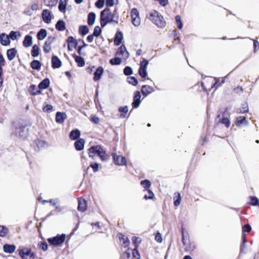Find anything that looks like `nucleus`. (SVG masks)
Returning a JSON list of instances; mask_svg holds the SVG:
<instances>
[{
  "label": "nucleus",
  "mask_w": 259,
  "mask_h": 259,
  "mask_svg": "<svg viewBox=\"0 0 259 259\" xmlns=\"http://www.w3.org/2000/svg\"><path fill=\"white\" fill-rule=\"evenodd\" d=\"M68 44V49L69 51H72L76 48L77 46V41L73 36H69L66 40Z\"/></svg>",
  "instance_id": "obj_11"
},
{
  "label": "nucleus",
  "mask_w": 259,
  "mask_h": 259,
  "mask_svg": "<svg viewBox=\"0 0 259 259\" xmlns=\"http://www.w3.org/2000/svg\"><path fill=\"white\" fill-rule=\"evenodd\" d=\"M47 35V30L45 29H41L37 34V38L38 40L44 39Z\"/></svg>",
  "instance_id": "obj_35"
},
{
  "label": "nucleus",
  "mask_w": 259,
  "mask_h": 259,
  "mask_svg": "<svg viewBox=\"0 0 259 259\" xmlns=\"http://www.w3.org/2000/svg\"><path fill=\"white\" fill-rule=\"evenodd\" d=\"M114 163L116 165H123L126 164V160L124 157L120 155H117L116 154L113 153L112 154Z\"/></svg>",
  "instance_id": "obj_8"
},
{
  "label": "nucleus",
  "mask_w": 259,
  "mask_h": 259,
  "mask_svg": "<svg viewBox=\"0 0 259 259\" xmlns=\"http://www.w3.org/2000/svg\"><path fill=\"white\" fill-rule=\"evenodd\" d=\"M50 84V79L48 78H46L40 82V83L38 84V88L40 90H45L49 87Z\"/></svg>",
  "instance_id": "obj_23"
},
{
  "label": "nucleus",
  "mask_w": 259,
  "mask_h": 259,
  "mask_svg": "<svg viewBox=\"0 0 259 259\" xmlns=\"http://www.w3.org/2000/svg\"><path fill=\"white\" fill-rule=\"evenodd\" d=\"M225 77L222 78L221 79L220 78H217L215 79V83L211 86V88H218L220 86H221L222 84H223L225 82Z\"/></svg>",
  "instance_id": "obj_38"
},
{
  "label": "nucleus",
  "mask_w": 259,
  "mask_h": 259,
  "mask_svg": "<svg viewBox=\"0 0 259 259\" xmlns=\"http://www.w3.org/2000/svg\"><path fill=\"white\" fill-rule=\"evenodd\" d=\"M128 111V108L127 106H120L118 108V111L120 113H121L120 115V117L121 118H123L125 117H128L130 115L128 114L127 116V113Z\"/></svg>",
  "instance_id": "obj_25"
},
{
  "label": "nucleus",
  "mask_w": 259,
  "mask_h": 259,
  "mask_svg": "<svg viewBox=\"0 0 259 259\" xmlns=\"http://www.w3.org/2000/svg\"><path fill=\"white\" fill-rule=\"evenodd\" d=\"M132 22L135 26H138L140 25V18L139 13L136 8H133L131 13Z\"/></svg>",
  "instance_id": "obj_7"
},
{
  "label": "nucleus",
  "mask_w": 259,
  "mask_h": 259,
  "mask_svg": "<svg viewBox=\"0 0 259 259\" xmlns=\"http://www.w3.org/2000/svg\"><path fill=\"white\" fill-rule=\"evenodd\" d=\"M77 53L79 55H77L75 54L72 55V57L75 59V62L77 63L79 67H81V46L77 47Z\"/></svg>",
  "instance_id": "obj_27"
},
{
  "label": "nucleus",
  "mask_w": 259,
  "mask_h": 259,
  "mask_svg": "<svg viewBox=\"0 0 259 259\" xmlns=\"http://www.w3.org/2000/svg\"><path fill=\"white\" fill-rule=\"evenodd\" d=\"M43 48H44V51L45 52V53H48L51 50V45H48L45 42Z\"/></svg>",
  "instance_id": "obj_61"
},
{
  "label": "nucleus",
  "mask_w": 259,
  "mask_h": 259,
  "mask_svg": "<svg viewBox=\"0 0 259 259\" xmlns=\"http://www.w3.org/2000/svg\"><path fill=\"white\" fill-rule=\"evenodd\" d=\"M39 247L44 251H46L48 248V244L46 242H40L38 243Z\"/></svg>",
  "instance_id": "obj_56"
},
{
  "label": "nucleus",
  "mask_w": 259,
  "mask_h": 259,
  "mask_svg": "<svg viewBox=\"0 0 259 259\" xmlns=\"http://www.w3.org/2000/svg\"><path fill=\"white\" fill-rule=\"evenodd\" d=\"M66 117L67 115L65 112H57L56 114V121L57 123H62Z\"/></svg>",
  "instance_id": "obj_20"
},
{
  "label": "nucleus",
  "mask_w": 259,
  "mask_h": 259,
  "mask_svg": "<svg viewBox=\"0 0 259 259\" xmlns=\"http://www.w3.org/2000/svg\"><path fill=\"white\" fill-rule=\"evenodd\" d=\"M19 254L22 259H34L36 257L35 253L32 252L31 249L28 248L20 249Z\"/></svg>",
  "instance_id": "obj_6"
},
{
  "label": "nucleus",
  "mask_w": 259,
  "mask_h": 259,
  "mask_svg": "<svg viewBox=\"0 0 259 259\" xmlns=\"http://www.w3.org/2000/svg\"><path fill=\"white\" fill-rule=\"evenodd\" d=\"M53 110V106L50 104H46L42 108V111L46 113H50Z\"/></svg>",
  "instance_id": "obj_44"
},
{
  "label": "nucleus",
  "mask_w": 259,
  "mask_h": 259,
  "mask_svg": "<svg viewBox=\"0 0 259 259\" xmlns=\"http://www.w3.org/2000/svg\"><path fill=\"white\" fill-rule=\"evenodd\" d=\"M175 20H176V22L177 23V27H178V28L179 29H182V27H183V24H182V22L181 21V18L180 16L177 15L175 17Z\"/></svg>",
  "instance_id": "obj_50"
},
{
  "label": "nucleus",
  "mask_w": 259,
  "mask_h": 259,
  "mask_svg": "<svg viewBox=\"0 0 259 259\" xmlns=\"http://www.w3.org/2000/svg\"><path fill=\"white\" fill-rule=\"evenodd\" d=\"M17 54V50L16 48H11L10 49H8L7 51V56L8 59L9 61H12V60H13L15 58Z\"/></svg>",
  "instance_id": "obj_19"
},
{
  "label": "nucleus",
  "mask_w": 259,
  "mask_h": 259,
  "mask_svg": "<svg viewBox=\"0 0 259 259\" xmlns=\"http://www.w3.org/2000/svg\"><path fill=\"white\" fill-rule=\"evenodd\" d=\"M80 136V131L78 129L72 130L69 133V138L71 140L75 141L79 140Z\"/></svg>",
  "instance_id": "obj_17"
},
{
  "label": "nucleus",
  "mask_w": 259,
  "mask_h": 259,
  "mask_svg": "<svg viewBox=\"0 0 259 259\" xmlns=\"http://www.w3.org/2000/svg\"><path fill=\"white\" fill-rule=\"evenodd\" d=\"M149 61L145 59H143L140 62V68L147 69V65H148Z\"/></svg>",
  "instance_id": "obj_55"
},
{
  "label": "nucleus",
  "mask_w": 259,
  "mask_h": 259,
  "mask_svg": "<svg viewBox=\"0 0 259 259\" xmlns=\"http://www.w3.org/2000/svg\"><path fill=\"white\" fill-rule=\"evenodd\" d=\"M141 184L144 188L148 189L151 186V182L148 180H144L141 182Z\"/></svg>",
  "instance_id": "obj_51"
},
{
  "label": "nucleus",
  "mask_w": 259,
  "mask_h": 259,
  "mask_svg": "<svg viewBox=\"0 0 259 259\" xmlns=\"http://www.w3.org/2000/svg\"><path fill=\"white\" fill-rule=\"evenodd\" d=\"M236 122L239 123H245V124H248V121L246 120V118L245 116H239L236 118Z\"/></svg>",
  "instance_id": "obj_48"
},
{
  "label": "nucleus",
  "mask_w": 259,
  "mask_h": 259,
  "mask_svg": "<svg viewBox=\"0 0 259 259\" xmlns=\"http://www.w3.org/2000/svg\"><path fill=\"white\" fill-rule=\"evenodd\" d=\"M41 16L43 21L46 23L49 24L51 23L52 17L51 12L49 10L47 9L44 10Z\"/></svg>",
  "instance_id": "obj_12"
},
{
  "label": "nucleus",
  "mask_w": 259,
  "mask_h": 259,
  "mask_svg": "<svg viewBox=\"0 0 259 259\" xmlns=\"http://www.w3.org/2000/svg\"><path fill=\"white\" fill-rule=\"evenodd\" d=\"M103 72L104 69L102 67L100 66L98 67L94 74V80L96 81L100 80Z\"/></svg>",
  "instance_id": "obj_22"
},
{
  "label": "nucleus",
  "mask_w": 259,
  "mask_h": 259,
  "mask_svg": "<svg viewBox=\"0 0 259 259\" xmlns=\"http://www.w3.org/2000/svg\"><path fill=\"white\" fill-rule=\"evenodd\" d=\"M146 190H147V194H146L144 195V198L146 200L152 199L154 197L153 193L152 192L151 190H150L149 189H147Z\"/></svg>",
  "instance_id": "obj_49"
},
{
  "label": "nucleus",
  "mask_w": 259,
  "mask_h": 259,
  "mask_svg": "<svg viewBox=\"0 0 259 259\" xmlns=\"http://www.w3.org/2000/svg\"><path fill=\"white\" fill-rule=\"evenodd\" d=\"M8 36L9 37V39L11 38L13 40H14L17 38V32L11 31L8 35Z\"/></svg>",
  "instance_id": "obj_58"
},
{
  "label": "nucleus",
  "mask_w": 259,
  "mask_h": 259,
  "mask_svg": "<svg viewBox=\"0 0 259 259\" xmlns=\"http://www.w3.org/2000/svg\"><path fill=\"white\" fill-rule=\"evenodd\" d=\"M66 237L65 234H57L56 236L48 238L47 241L50 245L58 246L63 243Z\"/></svg>",
  "instance_id": "obj_4"
},
{
  "label": "nucleus",
  "mask_w": 259,
  "mask_h": 259,
  "mask_svg": "<svg viewBox=\"0 0 259 259\" xmlns=\"http://www.w3.org/2000/svg\"><path fill=\"white\" fill-rule=\"evenodd\" d=\"M90 166L93 168L94 172H97L98 170L99 164L97 162L91 163Z\"/></svg>",
  "instance_id": "obj_62"
},
{
  "label": "nucleus",
  "mask_w": 259,
  "mask_h": 259,
  "mask_svg": "<svg viewBox=\"0 0 259 259\" xmlns=\"http://www.w3.org/2000/svg\"><path fill=\"white\" fill-rule=\"evenodd\" d=\"M132 241L133 243L135 245V248H137L138 246L141 243V239L139 237H133L132 238Z\"/></svg>",
  "instance_id": "obj_52"
},
{
  "label": "nucleus",
  "mask_w": 259,
  "mask_h": 259,
  "mask_svg": "<svg viewBox=\"0 0 259 259\" xmlns=\"http://www.w3.org/2000/svg\"><path fill=\"white\" fill-rule=\"evenodd\" d=\"M25 121L20 119L13 122L12 131L13 135L20 139H24L27 137L28 133V128Z\"/></svg>",
  "instance_id": "obj_1"
},
{
  "label": "nucleus",
  "mask_w": 259,
  "mask_h": 259,
  "mask_svg": "<svg viewBox=\"0 0 259 259\" xmlns=\"http://www.w3.org/2000/svg\"><path fill=\"white\" fill-rule=\"evenodd\" d=\"M89 32V29L87 25H82V36H84Z\"/></svg>",
  "instance_id": "obj_63"
},
{
  "label": "nucleus",
  "mask_w": 259,
  "mask_h": 259,
  "mask_svg": "<svg viewBox=\"0 0 259 259\" xmlns=\"http://www.w3.org/2000/svg\"><path fill=\"white\" fill-rule=\"evenodd\" d=\"M153 92H154V89L149 85H143L142 87L141 93L145 97Z\"/></svg>",
  "instance_id": "obj_15"
},
{
  "label": "nucleus",
  "mask_w": 259,
  "mask_h": 259,
  "mask_svg": "<svg viewBox=\"0 0 259 259\" xmlns=\"http://www.w3.org/2000/svg\"><path fill=\"white\" fill-rule=\"evenodd\" d=\"M250 204L253 206L259 205V199L255 196H250Z\"/></svg>",
  "instance_id": "obj_42"
},
{
  "label": "nucleus",
  "mask_w": 259,
  "mask_h": 259,
  "mask_svg": "<svg viewBox=\"0 0 259 259\" xmlns=\"http://www.w3.org/2000/svg\"><path fill=\"white\" fill-rule=\"evenodd\" d=\"M74 147L77 151H81V139L76 141L74 143Z\"/></svg>",
  "instance_id": "obj_59"
},
{
  "label": "nucleus",
  "mask_w": 259,
  "mask_h": 259,
  "mask_svg": "<svg viewBox=\"0 0 259 259\" xmlns=\"http://www.w3.org/2000/svg\"><path fill=\"white\" fill-rule=\"evenodd\" d=\"M148 18L159 28H162L166 26V22L163 16L156 10L150 13Z\"/></svg>",
  "instance_id": "obj_3"
},
{
  "label": "nucleus",
  "mask_w": 259,
  "mask_h": 259,
  "mask_svg": "<svg viewBox=\"0 0 259 259\" xmlns=\"http://www.w3.org/2000/svg\"><path fill=\"white\" fill-rule=\"evenodd\" d=\"M123 39V34L122 32L121 31H118L115 34L114 39V42L115 46H119L122 40Z\"/></svg>",
  "instance_id": "obj_24"
},
{
  "label": "nucleus",
  "mask_w": 259,
  "mask_h": 259,
  "mask_svg": "<svg viewBox=\"0 0 259 259\" xmlns=\"http://www.w3.org/2000/svg\"><path fill=\"white\" fill-rule=\"evenodd\" d=\"M119 238L120 243L122 246H123L125 247L128 246V245L130 244V241L126 236L122 234H120L119 235Z\"/></svg>",
  "instance_id": "obj_28"
},
{
  "label": "nucleus",
  "mask_w": 259,
  "mask_h": 259,
  "mask_svg": "<svg viewBox=\"0 0 259 259\" xmlns=\"http://www.w3.org/2000/svg\"><path fill=\"white\" fill-rule=\"evenodd\" d=\"M138 72L142 78H145L147 76V69L139 68Z\"/></svg>",
  "instance_id": "obj_53"
},
{
  "label": "nucleus",
  "mask_w": 259,
  "mask_h": 259,
  "mask_svg": "<svg viewBox=\"0 0 259 259\" xmlns=\"http://www.w3.org/2000/svg\"><path fill=\"white\" fill-rule=\"evenodd\" d=\"M16 248L14 244H5L3 245V250L6 253H12L15 251Z\"/></svg>",
  "instance_id": "obj_21"
},
{
  "label": "nucleus",
  "mask_w": 259,
  "mask_h": 259,
  "mask_svg": "<svg viewBox=\"0 0 259 259\" xmlns=\"http://www.w3.org/2000/svg\"><path fill=\"white\" fill-rule=\"evenodd\" d=\"M41 62L37 60H33L30 63V67L34 70H39L41 66Z\"/></svg>",
  "instance_id": "obj_32"
},
{
  "label": "nucleus",
  "mask_w": 259,
  "mask_h": 259,
  "mask_svg": "<svg viewBox=\"0 0 259 259\" xmlns=\"http://www.w3.org/2000/svg\"><path fill=\"white\" fill-rule=\"evenodd\" d=\"M105 4V0H97L95 3V6L98 9H102Z\"/></svg>",
  "instance_id": "obj_54"
},
{
  "label": "nucleus",
  "mask_w": 259,
  "mask_h": 259,
  "mask_svg": "<svg viewBox=\"0 0 259 259\" xmlns=\"http://www.w3.org/2000/svg\"><path fill=\"white\" fill-rule=\"evenodd\" d=\"M39 53V48L37 45H34L33 46L31 54V56L33 57H36L38 56Z\"/></svg>",
  "instance_id": "obj_36"
},
{
  "label": "nucleus",
  "mask_w": 259,
  "mask_h": 259,
  "mask_svg": "<svg viewBox=\"0 0 259 259\" xmlns=\"http://www.w3.org/2000/svg\"><path fill=\"white\" fill-rule=\"evenodd\" d=\"M221 122L224 124L227 127H229L230 125V122L229 119L227 117H223L221 119Z\"/></svg>",
  "instance_id": "obj_57"
},
{
  "label": "nucleus",
  "mask_w": 259,
  "mask_h": 259,
  "mask_svg": "<svg viewBox=\"0 0 259 259\" xmlns=\"http://www.w3.org/2000/svg\"><path fill=\"white\" fill-rule=\"evenodd\" d=\"M8 229L4 226H0V236L5 237L8 233Z\"/></svg>",
  "instance_id": "obj_41"
},
{
  "label": "nucleus",
  "mask_w": 259,
  "mask_h": 259,
  "mask_svg": "<svg viewBox=\"0 0 259 259\" xmlns=\"http://www.w3.org/2000/svg\"><path fill=\"white\" fill-rule=\"evenodd\" d=\"M28 91L33 96L40 94L41 93V91L39 89L38 90L36 88V86L34 84H31L30 86Z\"/></svg>",
  "instance_id": "obj_31"
},
{
  "label": "nucleus",
  "mask_w": 259,
  "mask_h": 259,
  "mask_svg": "<svg viewBox=\"0 0 259 259\" xmlns=\"http://www.w3.org/2000/svg\"><path fill=\"white\" fill-rule=\"evenodd\" d=\"M133 73V69L130 66H126L123 69V73L126 76H129Z\"/></svg>",
  "instance_id": "obj_47"
},
{
  "label": "nucleus",
  "mask_w": 259,
  "mask_h": 259,
  "mask_svg": "<svg viewBox=\"0 0 259 259\" xmlns=\"http://www.w3.org/2000/svg\"><path fill=\"white\" fill-rule=\"evenodd\" d=\"M32 44V37L30 35H26L23 41V45L25 48L30 47Z\"/></svg>",
  "instance_id": "obj_26"
},
{
  "label": "nucleus",
  "mask_w": 259,
  "mask_h": 259,
  "mask_svg": "<svg viewBox=\"0 0 259 259\" xmlns=\"http://www.w3.org/2000/svg\"><path fill=\"white\" fill-rule=\"evenodd\" d=\"M58 0H44L45 4L49 7H53L58 3Z\"/></svg>",
  "instance_id": "obj_37"
},
{
  "label": "nucleus",
  "mask_w": 259,
  "mask_h": 259,
  "mask_svg": "<svg viewBox=\"0 0 259 259\" xmlns=\"http://www.w3.org/2000/svg\"><path fill=\"white\" fill-rule=\"evenodd\" d=\"M101 150H102V147L100 145H96L91 147L89 149V156L93 158L96 155L98 156Z\"/></svg>",
  "instance_id": "obj_9"
},
{
  "label": "nucleus",
  "mask_w": 259,
  "mask_h": 259,
  "mask_svg": "<svg viewBox=\"0 0 259 259\" xmlns=\"http://www.w3.org/2000/svg\"><path fill=\"white\" fill-rule=\"evenodd\" d=\"M47 145V142L39 139H36L33 142L34 149L36 151H38L41 148H44Z\"/></svg>",
  "instance_id": "obj_13"
},
{
  "label": "nucleus",
  "mask_w": 259,
  "mask_h": 259,
  "mask_svg": "<svg viewBox=\"0 0 259 259\" xmlns=\"http://www.w3.org/2000/svg\"><path fill=\"white\" fill-rule=\"evenodd\" d=\"M56 39V37L54 36H49L45 43L47 44L48 45H51L52 44Z\"/></svg>",
  "instance_id": "obj_60"
},
{
  "label": "nucleus",
  "mask_w": 259,
  "mask_h": 259,
  "mask_svg": "<svg viewBox=\"0 0 259 259\" xmlns=\"http://www.w3.org/2000/svg\"><path fill=\"white\" fill-rule=\"evenodd\" d=\"M96 14L94 12H90L88 16V24L90 26L93 25L95 21Z\"/></svg>",
  "instance_id": "obj_33"
},
{
  "label": "nucleus",
  "mask_w": 259,
  "mask_h": 259,
  "mask_svg": "<svg viewBox=\"0 0 259 259\" xmlns=\"http://www.w3.org/2000/svg\"><path fill=\"white\" fill-rule=\"evenodd\" d=\"M116 15H112L111 10L109 8H106L103 10L100 13V24L103 28L105 27L108 23L114 22L115 23L116 20L114 18Z\"/></svg>",
  "instance_id": "obj_2"
},
{
  "label": "nucleus",
  "mask_w": 259,
  "mask_h": 259,
  "mask_svg": "<svg viewBox=\"0 0 259 259\" xmlns=\"http://www.w3.org/2000/svg\"><path fill=\"white\" fill-rule=\"evenodd\" d=\"M141 97L140 92L138 91H136L134 93L133 101L132 103L133 108H137L140 106L141 102Z\"/></svg>",
  "instance_id": "obj_10"
},
{
  "label": "nucleus",
  "mask_w": 259,
  "mask_h": 259,
  "mask_svg": "<svg viewBox=\"0 0 259 259\" xmlns=\"http://www.w3.org/2000/svg\"><path fill=\"white\" fill-rule=\"evenodd\" d=\"M251 230V227L249 225H245L242 227V231L244 232H249Z\"/></svg>",
  "instance_id": "obj_64"
},
{
  "label": "nucleus",
  "mask_w": 259,
  "mask_h": 259,
  "mask_svg": "<svg viewBox=\"0 0 259 259\" xmlns=\"http://www.w3.org/2000/svg\"><path fill=\"white\" fill-rule=\"evenodd\" d=\"M11 41L9 37L5 33L0 34V43L2 45L6 46L9 45Z\"/></svg>",
  "instance_id": "obj_18"
},
{
  "label": "nucleus",
  "mask_w": 259,
  "mask_h": 259,
  "mask_svg": "<svg viewBox=\"0 0 259 259\" xmlns=\"http://www.w3.org/2000/svg\"><path fill=\"white\" fill-rule=\"evenodd\" d=\"M181 197L179 193H177V195L174 197V205L178 206L180 205L181 202Z\"/></svg>",
  "instance_id": "obj_46"
},
{
  "label": "nucleus",
  "mask_w": 259,
  "mask_h": 259,
  "mask_svg": "<svg viewBox=\"0 0 259 259\" xmlns=\"http://www.w3.org/2000/svg\"><path fill=\"white\" fill-rule=\"evenodd\" d=\"M67 2L66 0H60L58 9L62 13H65L66 9Z\"/></svg>",
  "instance_id": "obj_34"
},
{
  "label": "nucleus",
  "mask_w": 259,
  "mask_h": 259,
  "mask_svg": "<svg viewBox=\"0 0 259 259\" xmlns=\"http://www.w3.org/2000/svg\"><path fill=\"white\" fill-rule=\"evenodd\" d=\"M181 233H182V241L183 245L185 247V249L186 251H193L195 248V245L194 243H191L190 242L189 239H186L187 237L184 234V228L182 227L181 229Z\"/></svg>",
  "instance_id": "obj_5"
},
{
  "label": "nucleus",
  "mask_w": 259,
  "mask_h": 259,
  "mask_svg": "<svg viewBox=\"0 0 259 259\" xmlns=\"http://www.w3.org/2000/svg\"><path fill=\"white\" fill-rule=\"evenodd\" d=\"M249 111L248 105L247 102H244L242 104L241 107L237 109L236 112L238 114L245 113Z\"/></svg>",
  "instance_id": "obj_29"
},
{
  "label": "nucleus",
  "mask_w": 259,
  "mask_h": 259,
  "mask_svg": "<svg viewBox=\"0 0 259 259\" xmlns=\"http://www.w3.org/2000/svg\"><path fill=\"white\" fill-rule=\"evenodd\" d=\"M121 59L118 57H115L110 60V63L112 65H120L121 63Z\"/></svg>",
  "instance_id": "obj_39"
},
{
  "label": "nucleus",
  "mask_w": 259,
  "mask_h": 259,
  "mask_svg": "<svg viewBox=\"0 0 259 259\" xmlns=\"http://www.w3.org/2000/svg\"><path fill=\"white\" fill-rule=\"evenodd\" d=\"M101 158V159L103 161H105L107 159V155L106 153V151L102 147V150H101L100 153L98 155Z\"/></svg>",
  "instance_id": "obj_45"
},
{
  "label": "nucleus",
  "mask_w": 259,
  "mask_h": 259,
  "mask_svg": "<svg viewBox=\"0 0 259 259\" xmlns=\"http://www.w3.org/2000/svg\"><path fill=\"white\" fill-rule=\"evenodd\" d=\"M116 55H122L124 59L128 58L129 53L127 51L125 46L122 45L117 50L116 53Z\"/></svg>",
  "instance_id": "obj_14"
},
{
  "label": "nucleus",
  "mask_w": 259,
  "mask_h": 259,
  "mask_svg": "<svg viewBox=\"0 0 259 259\" xmlns=\"http://www.w3.org/2000/svg\"><path fill=\"white\" fill-rule=\"evenodd\" d=\"M102 32V29L99 26H96L95 27L93 32V35L96 37L99 36Z\"/></svg>",
  "instance_id": "obj_43"
},
{
  "label": "nucleus",
  "mask_w": 259,
  "mask_h": 259,
  "mask_svg": "<svg viewBox=\"0 0 259 259\" xmlns=\"http://www.w3.org/2000/svg\"><path fill=\"white\" fill-rule=\"evenodd\" d=\"M55 28L58 31L64 30L66 28L65 22L62 20H59L55 25Z\"/></svg>",
  "instance_id": "obj_30"
},
{
  "label": "nucleus",
  "mask_w": 259,
  "mask_h": 259,
  "mask_svg": "<svg viewBox=\"0 0 259 259\" xmlns=\"http://www.w3.org/2000/svg\"><path fill=\"white\" fill-rule=\"evenodd\" d=\"M127 81L128 82V83L134 85L136 86L138 84V81L137 78L134 76H130L127 77Z\"/></svg>",
  "instance_id": "obj_40"
},
{
  "label": "nucleus",
  "mask_w": 259,
  "mask_h": 259,
  "mask_svg": "<svg viewBox=\"0 0 259 259\" xmlns=\"http://www.w3.org/2000/svg\"><path fill=\"white\" fill-rule=\"evenodd\" d=\"M62 65V62L57 56H53L52 58V67L54 69L59 68Z\"/></svg>",
  "instance_id": "obj_16"
}]
</instances>
